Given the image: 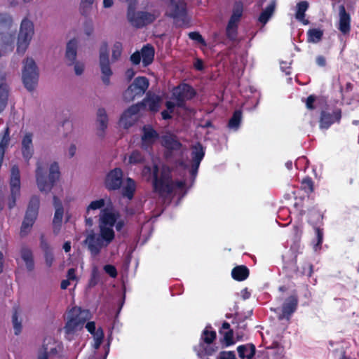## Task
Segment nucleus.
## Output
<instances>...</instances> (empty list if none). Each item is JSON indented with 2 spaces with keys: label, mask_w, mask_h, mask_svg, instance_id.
Wrapping results in <instances>:
<instances>
[{
  "label": "nucleus",
  "mask_w": 359,
  "mask_h": 359,
  "mask_svg": "<svg viewBox=\"0 0 359 359\" xmlns=\"http://www.w3.org/2000/svg\"><path fill=\"white\" fill-rule=\"evenodd\" d=\"M302 188L304 189L306 192L311 193L313 190V182L311 179L307 178L304 179L302 181Z\"/></svg>",
  "instance_id": "3c124183"
},
{
  "label": "nucleus",
  "mask_w": 359,
  "mask_h": 359,
  "mask_svg": "<svg viewBox=\"0 0 359 359\" xmlns=\"http://www.w3.org/2000/svg\"><path fill=\"white\" fill-rule=\"evenodd\" d=\"M194 95V90L187 84L180 85L175 88L172 92L173 98L178 107H183L184 101L191 99Z\"/></svg>",
  "instance_id": "4468645a"
},
{
  "label": "nucleus",
  "mask_w": 359,
  "mask_h": 359,
  "mask_svg": "<svg viewBox=\"0 0 359 359\" xmlns=\"http://www.w3.org/2000/svg\"><path fill=\"white\" fill-rule=\"evenodd\" d=\"M95 0H80L79 11V13L84 16L90 14Z\"/></svg>",
  "instance_id": "ea45409f"
},
{
  "label": "nucleus",
  "mask_w": 359,
  "mask_h": 359,
  "mask_svg": "<svg viewBox=\"0 0 359 359\" xmlns=\"http://www.w3.org/2000/svg\"><path fill=\"white\" fill-rule=\"evenodd\" d=\"M75 269L72 268V269H69L67 271V278L70 280H76V274H75Z\"/></svg>",
  "instance_id": "0e129e2a"
},
{
  "label": "nucleus",
  "mask_w": 359,
  "mask_h": 359,
  "mask_svg": "<svg viewBox=\"0 0 359 359\" xmlns=\"http://www.w3.org/2000/svg\"><path fill=\"white\" fill-rule=\"evenodd\" d=\"M41 248L44 251L45 263L48 267H50L54 262V256L50 246L43 241H41Z\"/></svg>",
  "instance_id": "58836bf2"
},
{
  "label": "nucleus",
  "mask_w": 359,
  "mask_h": 359,
  "mask_svg": "<svg viewBox=\"0 0 359 359\" xmlns=\"http://www.w3.org/2000/svg\"><path fill=\"white\" fill-rule=\"evenodd\" d=\"M39 198L32 196L29 201L28 208L20 228V236L24 237L28 234L32 227L37 216L39 208Z\"/></svg>",
  "instance_id": "1a4fd4ad"
},
{
  "label": "nucleus",
  "mask_w": 359,
  "mask_h": 359,
  "mask_svg": "<svg viewBox=\"0 0 359 359\" xmlns=\"http://www.w3.org/2000/svg\"><path fill=\"white\" fill-rule=\"evenodd\" d=\"M338 29L344 34H347L351 29V17L346 13L344 6H340L339 13Z\"/></svg>",
  "instance_id": "393cba45"
},
{
  "label": "nucleus",
  "mask_w": 359,
  "mask_h": 359,
  "mask_svg": "<svg viewBox=\"0 0 359 359\" xmlns=\"http://www.w3.org/2000/svg\"><path fill=\"white\" fill-rule=\"evenodd\" d=\"M316 62L320 67H324V66H325V64H326L325 59L322 55H319V56L317 57Z\"/></svg>",
  "instance_id": "338daca9"
},
{
  "label": "nucleus",
  "mask_w": 359,
  "mask_h": 359,
  "mask_svg": "<svg viewBox=\"0 0 359 359\" xmlns=\"http://www.w3.org/2000/svg\"><path fill=\"white\" fill-rule=\"evenodd\" d=\"M34 34L33 22L28 18H24L20 26L17 40V53L22 55L27 50Z\"/></svg>",
  "instance_id": "6e6552de"
},
{
  "label": "nucleus",
  "mask_w": 359,
  "mask_h": 359,
  "mask_svg": "<svg viewBox=\"0 0 359 359\" xmlns=\"http://www.w3.org/2000/svg\"><path fill=\"white\" fill-rule=\"evenodd\" d=\"M148 87L149 81L146 77H137L123 92V98L127 102H132L135 98L142 97Z\"/></svg>",
  "instance_id": "9d476101"
},
{
  "label": "nucleus",
  "mask_w": 359,
  "mask_h": 359,
  "mask_svg": "<svg viewBox=\"0 0 359 359\" xmlns=\"http://www.w3.org/2000/svg\"><path fill=\"white\" fill-rule=\"evenodd\" d=\"M185 3L182 0H170L167 14L173 18H182L185 15Z\"/></svg>",
  "instance_id": "6ab92c4d"
},
{
  "label": "nucleus",
  "mask_w": 359,
  "mask_h": 359,
  "mask_svg": "<svg viewBox=\"0 0 359 359\" xmlns=\"http://www.w3.org/2000/svg\"><path fill=\"white\" fill-rule=\"evenodd\" d=\"M119 212L112 206H107L100 213L98 232L90 231L83 241L92 257L97 256L103 248L109 245L115 238L114 226L119 231L125 223L119 219Z\"/></svg>",
  "instance_id": "f257e3e1"
},
{
  "label": "nucleus",
  "mask_w": 359,
  "mask_h": 359,
  "mask_svg": "<svg viewBox=\"0 0 359 359\" xmlns=\"http://www.w3.org/2000/svg\"><path fill=\"white\" fill-rule=\"evenodd\" d=\"M298 304L297 295H291L287 298L283 304L282 313L280 314L278 318L283 320L284 318L289 319L290 316L294 312Z\"/></svg>",
  "instance_id": "aec40b11"
},
{
  "label": "nucleus",
  "mask_w": 359,
  "mask_h": 359,
  "mask_svg": "<svg viewBox=\"0 0 359 359\" xmlns=\"http://www.w3.org/2000/svg\"><path fill=\"white\" fill-rule=\"evenodd\" d=\"M105 205L104 199H99L92 201L87 208L86 215H90L91 210L100 209Z\"/></svg>",
  "instance_id": "c03bdc74"
},
{
  "label": "nucleus",
  "mask_w": 359,
  "mask_h": 359,
  "mask_svg": "<svg viewBox=\"0 0 359 359\" xmlns=\"http://www.w3.org/2000/svg\"><path fill=\"white\" fill-rule=\"evenodd\" d=\"M10 141V130L8 127H6L0 141V168L2 165L5 152L9 145Z\"/></svg>",
  "instance_id": "7c9ffc66"
},
{
  "label": "nucleus",
  "mask_w": 359,
  "mask_h": 359,
  "mask_svg": "<svg viewBox=\"0 0 359 359\" xmlns=\"http://www.w3.org/2000/svg\"><path fill=\"white\" fill-rule=\"evenodd\" d=\"M76 151V147L74 144H71L68 149V155L70 158L73 157Z\"/></svg>",
  "instance_id": "69168bd1"
},
{
  "label": "nucleus",
  "mask_w": 359,
  "mask_h": 359,
  "mask_svg": "<svg viewBox=\"0 0 359 359\" xmlns=\"http://www.w3.org/2000/svg\"><path fill=\"white\" fill-rule=\"evenodd\" d=\"M39 77L38 67L32 57H27L22 62V80L25 88L33 91L37 86Z\"/></svg>",
  "instance_id": "423d86ee"
},
{
  "label": "nucleus",
  "mask_w": 359,
  "mask_h": 359,
  "mask_svg": "<svg viewBox=\"0 0 359 359\" xmlns=\"http://www.w3.org/2000/svg\"><path fill=\"white\" fill-rule=\"evenodd\" d=\"M123 173L121 168H116L108 172L105 178V187L109 190L119 189L123 184Z\"/></svg>",
  "instance_id": "2eb2a0df"
},
{
  "label": "nucleus",
  "mask_w": 359,
  "mask_h": 359,
  "mask_svg": "<svg viewBox=\"0 0 359 359\" xmlns=\"http://www.w3.org/2000/svg\"><path fill=\"white\" fill-rule=\"evenodd\" d=\"M140 111L138 104H133L126 109L120 118V125L124 128L132 126L137 119V114Z\"/></svg>",
  "instance_id": "dca6fc26"
},
{
  "label": "nucleus",
  "mask_w": 359,
  "mask_h": 359,
  "mask_svg": "<svg viewBox=\"0 0 359 359\" xmlns=\"http://www.w3.org/2000/svg\"><path fill=\"white\" fill-rule=\"evenodd\" d=\"M142 57L140 52L136 51L130 56V61L134 65H138L140 64L141 61Z\"/></svg>",
  "instance_id": "4d7b16f0"
},
{
  "label": "nucleus",
  "mask_w": 359,
  "mask_h": 359,
  "mask_svg": "<svg viewBox=\"0 0 359 359\" xmlns=\"http://www.w3.org/2000/svg\"><path fill=\"white\" fill-rule=\"evenodd\" d=\"M143 157L140 151H133L129 156V163L132 164L139 163L142 162Z\"/></svg>",
  "instance_id": "09e8293b"
},
{
  "label": "nucleus",
  "mask_w": 359,
  "mask_h": 359,
  "mask_svg": "<svg viewBox=\"0 0 359 359\" xmlns=\"http://www.w3.org/2000/svg\"><path fill=\"white\" fill-rule=\"evenodd\" d=\"M161 143L168 150L175 151L180 149L182 144L176 136L167 133L161 137Z\"/></svg>",
  "instance_id": "cd10ccee"
},
{
  "label": "nucleus",
  "mask_w": 359,
  "mask_h": 359,
  "mask_svg": "<svg viewBox=\"0 0 359 359\" xmlns=\"http://www.w3.org/2000/svg\"><path fill=\"white\" fill-rule=\"evenodd\" d=\"M86 328L91 334H93L97 330V329L95 328V323L94 322L87 323V324L86 325Z\"/></svg>",
  "instance_id": "052dcab7"
},
{
  "label": "nucleus",
  "mask_w": 359,
  "mask_h": 359,
  "mask_svg": "<svg viewBox=\"0 0 359 359\" xmlns=\"http://www.w3.org/2000/svg\"><path fill=\"white\" fill-rule=\"evenodd\" d=\"M14 35L13 19L7 13H0V37L5 41L13 39Z\"/></svg>",
  "instance_id": "ddd939ff"
},
{
  "label": "nucleus",
  "mask_w": 359,
  "mask_h": 359,
  "mask_svg": "<svg viewBox=\"0 0 359 359\" xmlns=\"http://www.w3.org/2000/svg\"><path fill=\"white\" fill-rule=\"evenodd\" d=\"M218 359H236L233 351H222L219 353Z\"/></svg>",
  "instance_id": "5fc2aeb1"
},
{
  "label": "nucleus",
  "mask_w": 359,
  "mask_h": 359,
  "mask_svg": "<svg viewBox=\"0 0 359 359\" xmlns=\"http://www.w3.org/2000/svg\"><path fill=\"white\" fill-rule=\"evenodd\" d=\"M177 170L170 168L167 165H162L160 170L156 165L153 168L145 166L142 170V175L149 180L153 178L154 191L161 196H167L173 191L182 189L186 181L177 177Z\"/></svg>",
  "instance_id": "f03ea898"
},
{
  "label": "nucleus",
  "mask_w": 359,
  "mask_h": 359,
  "mask_svg": "<svg viewBox=\"0 0 359 359\" xmlns=\"http://www.w3.org/2000/svg\"><path fill=\"white\" fill-rule=\"evenodd\" d=\"M243 5L241 3H236L233 9V13L229 21V25L238 26V24L243 15Z\"/></svg>",
  "instance_id": "c9c22d12"
},
{
  "label": "nucleus",
  "mask_w": 359,
  "mask_h": 359,
  "mask_svg": "<svg viewBox=\"0 0 359 359\" xmlns=\"http://www.w3.org/2000/svg\"><path fill=\"white\" fill-rule=\"evenodd\" d=\"M241 118H242L241 111L240 110L236 111L229 121V124H228L229 127L230 128L237 130L240 126Z\"/></svg>",
  "instance_id": "79ce46f5"
},
{
  "label": "nucleus",
  "mask_w": 359,
  "mask_h": 359,
  "mask_svg": "<svg viewBox=\"0 0 359 359\" xmlns=\"http://www.w3.org/2000/svg\"><path fill=\"white\" fill-rule=\"evenodd\" d=\"M215 351L212 348H205V352L203 351H198L197 355L198 357L202 358L205 354L206 355H211Z\"/></svg>",
  "instance_id": "680f3d73"
},
{
  "label": "nucleus",
  "mask_w": 359,
  "mask_h": 359,
  "mask_svg": "<svg viewBox=\"0 0 359 359\" xmlns=\"http://www.w3.org/2000/svg\"><path fill=\"white\" fill-rule=\"evenodd\" d=\"M99 62L102 72V80L105 85H109L112 71L109 59V47L106 41H103L99 49Z\"/></svg>",
  "instance_id": "f8f14e48"
},
{
  "label": "nucleus",
  "mask_w": 359,
  "mask_h": 359,
  "mask_svg": "<svg viewBox=\"0 0 359 359\" xmlns=\"http://www.w3.org/2000/svg\"><path fill=\"white\" fill-rule=\"evenodd\" d=\"M237 351L241 358L251 359L255 353V347L252 344L242 345L237 348Z\"/></svg>",
  "instance_id": "f704fd0d"
},
{
  "label": "nucleus",
  "mask_w": 359,
  "mask_h": 359,
  "mask_svg": "<svg viewBox=\"0 0 359 359\" xmlns=\"http://www.w3.org/2000/svg\"><path fill=\"white\" fill-rule=\"evenodd\" d=\"M53 204L55 208L53 218L54 231L57 233L63 218L64 210L61 201L56 197H53Z\"/></svg>",
  "instance_id": "a878e982"
},
{
  "label": "nucleus",
  "mask_w": 359,
  "mask_h": 359,
  "mask_svg": "<svg viewBox=\"0 0 359 359\" xmlns=\"http://www.w3.org/2000/svg\"><path fill=\"white\" fill-rule=\"evenodd\" d=\"M89 317L90 313L87 310H81L79 307L72 309L67 314V322L65 327L66 333L70 335L81 330Z\"/></svg>",
  "instance_id": "0eeeda50"
},
{
  "label": "nucleus",
  "mask_w": 359,
  "mask_h": 359,
  "mask_svg": "<svg viewBox=\"0 0 359 359\" xmlns=\"http://www.w3.org/2000/svg\"><path fill=\"white\" fill-rule=\"evenodd\" d=\"M20 255L27 271L32 272L35 269V262L32 249L25 245L22 246L20 250Z\"/></svg>",
  "instance_id": "4be33fe9"
},
{
  "label": "nucleus",
  "mask_w": 359,
  "mask_h": 359,
  "mask_svg": "<svg viewBox=\"0 0 359 359\" xmlns=\"http://www.w3.org/2000/svg\"><path fill=\"white\" fill-rule=\"evenodd\" d=\"M315 101V97L313 95H310L306 100V107L309 109H314V107L313 105V103Z\"/></svg>",
  "instance_id": "e2e57ef3"
},
{
  "label": "nucleus",
  "mask_w": 359,
  "mask_h": 359,
  "mask_svg": "<svg viewBox=\"0 0 359 359\" xmlns=\"http://www.w3.org/2000/svg\"><path fill=\"white\" fill-rule=\"evenodd\" d=\"M237 27L235 25H227L226 27V35L229 39L234 40L237 36Z\"/></svg>",
  "instance_id": "8fccbe9b"
},
{
  "label": "nucleus",
  "mask_w": 359,
  "mask_h": 359,
  "mask_svg": "<svg viewBox=\"0 0 359 359\" xmlns=\"http://www.w3.org/2000/svg\"><path fill=\"white\" fill-rule=\"evenodd\" d=\"M10 94L11 87L6 81V76L2 75L0 78V114L8 105Z\"/></svg>",
  "instance_id": "a211bd4d"
},
{
  "label": "nucleus",
  "mask_w": 359,
  "mask_h": 359,
  "mask_svg": "<svg viewBox=\"0 0 359 359\" xmlns=\"http://www.w3.org/2000/svg\"><path fill=\"white\" fill-rule=\"evenodd\" d=\"M205 155L204 149L202 145L199 143L192 146L191 147V168L184 163H180L179 165L173 168L174 170H177V177L178 176L181 177L182 180H185L186 183H187V180L184 179L187 173L189 174L191 177V181L193 182L196 177V175L198 172V169L201 161ZM187 184H185L186 185Z\"/></svg>",
  "instance_id": "20e7f679"
},
{
  "label": "nucleus",
  "mask_w": 359,
  "mask_h": 359,
  "mask_svg": "<svg viewBox=\"0 0 359 359\" xmlns=\"http://www.w3.org/2000/svg\"><path fill=\"white\" fill-rule=\"evenodd\" d=\"M142 62L144 67L150 65L154 57V49L151 46H144L140 52Z\"/></svg>",
  "instance_id": "473e14b6"
},
{
  "label": "nucleus",
  "mask_w": 359,
  "mask_h": 359,
  "mask_svg": "<svg viewBox=\"0 0 359 359\" xmlns=\"http://www.w3.org/2000/svg\"><path fill=\"white\" fill-rule=\"evenodd\" d=\"M78 42L76 39L70 40L66 46L65 62L67 66H72L76 61Z\"/></svg>",
  "instance_id": "b1692460"
},
{
  "label": "nucleus",
  "mask_w": 359,
  "mask_h": 359,
  "mask_svg": "<svg viewBox=\"0 0 359 359\" xmlns=\"http://www.w3.org/2000/svg\"><path fill=\"white\" fill-rule=\"evenodd\" d=\"M316 238H317V243L314 245L313 249L315 251H317L318 250L320 249V248H321V244L323 243V232L320 229L316 228Z\"/></svg>",
  "instance_id": "de8ad7c7"
},
{
  "label": "nucleus",
  "mask_w": 359,
  "mask_h": 359,
  "mask_svg": "<svg viewBox=\"0 0 359 359\" xmlns=\"http://www.w3.org/2000/svg\"><path fill=\"white\" fill-rule=\"evenodd\" d=\"M216 337V332L215 331H209L207 328L203 331L202 334V339L206 344H211Z\"/></svg>",
  "instance_id": "a18cd8bd"
},
{
  "label": "nucleus",
  "mask_w": 359,
  "mask_h": 359,
  "mask_svg": "<svg viewBox=\"0 0 359 359\" xmlns=\"http://www.w3.org/2000/svg\"><path fill=\"white\" fill-rule=\"evenodd\" d=\"M74 65V73L77 76L81 75L84 72L85 65L83 62L76 61Z\"/></svg>",
  "instance_id": "603ef678"
},
{
  "label": "nucleus",
  "mask_w": 359,
  "mask_h": 359,
  "mask_svg": "<svg viewBox=\"0 0 359 359\" xmlns=\"http://www.w3.org/2000/svg\"><path fill=\"white\" fill-rule=\"evenodd\" d=\"M60 177L58 163L53 162L49 168V174L47 177L45 175V168L41 162L36 163V180L39 189L41 192L48 193L51 191L55 182Z\"/></svg>",
  "instance_id": "7ed1b4c3"
},
{
  "label": "nucleus",
  "mask_w": 359,
  "mask_h": 359,
  "mask_svg": "<svg viewBox=\"0 0 359 359\" xmlns=\"http://www.w3.org/2000/svg\"><path fill=\"white\" fill-rule=\"evenodd\" d=\"M94 340H103L104 333L102 329L99 327L97 329L96 332L93 334Z\"/></svg>",
  "instance_id": "bf43d9fd"
},
{
  "label": "nucleus",
  "mask_w": 359,
  "mask_h": 359,
  "mask_svg": "<svg viewBox=\"0 0 359 359\" xmlns=\"http://www.w3.org/2000/svg\"><path fill=\"white\" fill-rule=\"evenodd\" d=\"M12 322L13 325V329L15 332V334L18 335L20 333L22 330V323L21 320H19L18 316L17 313H14L12 316Z\"/></svg>",
  "instance_id": "49530a36"
},
{
  "label": "nucleus",
  "mask_w": 359,
  "mask_h": 359,
  "mask_svg": "<svg viewBox=\"0 0 359 359\" xmlns=\"http://www.w3.org/2000/svg\"><path fill=\"white\" fill-rule=\"evenodd\" d=\"M224 340L226 341V346L231 345L234 343L233 340V331L229 330L224 334Z\"/></svg>",
  "instance_id": "6e6d98bb"
},
{
  "label": "nucleus",
  "mask_w": 359,
  "mask_h": 359,
  "mask_svg": "<svg viewBox=\"0 0 359 359\" xmlns=\"http://www.w3.org/2000/svg\"><path fill=\"white\" fill-rule=\"evenodd\" d=\"M32 139L33 133L30 132L25 133L22 139V154L26 161H29L34 154Z\"/></svg>",
  "instance_id": "412c9836"
},
{
  "label": "nucleus",
  "mask_w": 359,
  "mask_h": 359,
  "mask_svg": "<svg viewBox=\"0 0 359 359\" xmlns=\"http://www.w3.org/2000/svg\"><path fill=\"white\" fill-rule=\"evenodd\" d=\"M161 103V98L156 95H147L144 100V105L150 111L156 112L158 110Z\"/></svg>",
  "instance_id": "2f4dec72"
},
{
  "label": "nucleus",
  "mask_w": 359,
  "mask_h": 359,
  "mask_svg": "<svg viewBox=\"0 0 359 359\" xmlns=\"http://www.w3.org/2000/svg\"><path fill=\"white\" fill-rule=\"evenodd\" d=\"M136 0L128 4L127 18L129 22L137 28L143 27L152 23L159 15L158 11H135Z\"/></svg>",
  "instance_id": "39448f33"
},
{
  "label": "nucleus",
  "mask_w": 359,
  "mask_h": 359,
  "mask_svg": "<svg viewBox=\"0 0 359 359\" xmlns=\"http://www.w3.org/2000/svg\"><path fill=\"white\" fill-rule=\"evenodd\" d=\"M123 50V45L121 42H115L111 48V60L116 62L120 60Z\"/></svg>",
  "instance_id": "a19ab883"
},
{
  "label": "nucleus",
  "mask_w": 359,
  "mask_h": 359,
  "mask_svg": "<svg viewBox=\"0 0 359 359\" xmlns=\"http://www.w3.org/2000/svg\"><path fill=\"white\" fill-rule=\"evenodd\" d=\"M323 32L318 29H312L308 31V41L309 42L318 43L322 39Z\"/></svg>",
  "instance_id": "37998d69"
},
{
  "label": "nucleus",
  "mask_w": 359,
  "mask_h": 359,
  "mask_svg": "<svg viewBox=\"0 0 359 359\" xmlns=\"http://www.w3.org/2000/svg\"><path fill=\"white\" fill-rule=\"evenodd\" d=\"M158 137L157 133L151 127H144L142 136V147L147 149Z\"/></svg>",
  "instance_id": "bb28decb"
},
{
  "label": "nucleus",
  "mask_w": 359,
  "mask_h": 359,
  "mask_svg": "<svg viewBox=\"0 0 359 359\" xmlns=\"http://www.w3.org/2000/svg\"><path fill=\"white\" fill-rule=\"evenodd\" d=\"M108 116L104 108H99L97 111V135L103 139L105 135V130L108 126Z\"/></svg>",
  "instance_id": "f3484780"
},
{
  "label": "nucleus",
  "mask_w": 359,
  "mask_h": 359,
  "mask_svg": "<svg viewBox=\"0 0 359 359\" xmlns=\"http://www.w3.org/2000/svg\"><path fill=\"white\" fill-rule=\"evenodd\" d=\"M104 271L111 277H116L117 275L116 270L114 266L111 265H106L104 266Z\"/></svg>",
  "instance_id": "13d9d810"
},
{
  "label": "nucleus",
  "mask_w": 359,
  "mask_h": 359,
  "mask_svg": "<svg viewBox=\"0 0 359 359\" xmlns=\"http://www.w3.org/2000/svg\"><path fill=\"white\" fill-rule=\"evenodd\" d=\"M309 8V3L306 1H301L297 5V12L295 17L297 20L302 22L304 24H307L308 21L304 20L305 12Z\"/></svg>",
  "instance_id": "4c0bfd02"
},
{
  "label": "nucleus",
  "mask_w": 359,
  "mask_h": 359,
  "mask_svg": "<svg viewBox=\"0 0 359 359\" xmlns=\"http://www.w3.org/2000/svg\"><path fill=\"white\" fill-rule=\"evenodd\" d=\"M231 275L235 280L242 281L248 277L249 270L245 266H238L233 269Z\"/></svg>",
  "instance_id": "e433bc0d"
},
{
  "label": "nucleus",
  "mask_w": 359,
  "mask_h": 359,
  "mask_svg": "<svg viewBox=\"0 0 359 359\" xmlns=\"http://www.w3.org/2000/svg\"><path fill=\"white\" fill-rule=\"evenodd\" d=\"M276 6V0H272L270 4L261 13L259 21L264 25L273 15Z\"/></svg>",
  "instance_id": "72a5a7b5"
},
{
  "label": "nucleus",
  "mask_w": 359,
  "mask_h": 359,
  "mask_svg": "<svg viewBox=\"0 0 359 359\" xmlns=\"http://www.w3.org/2000/svg\"><path fill=\"white\" fill-rule=\"evenodd\" d=\"M122 195L128 199H132L134 193L136 190V183L130 177L126 178L125 182H123Z\"/></svg>",
  "instance_id": "c756f323"
},
{
  "label": "nucleus",
  "mask_w": 359,
  "mask_h": 359,
  "mask_svg": "<svg viewBox=\"0 0 359 359\" xmlns=\"http://www.w3.org/2000/svg\"><path fill=\"white\" fill-rule=\"evenodd\" d=\"M341 118V112L336 111L332 114L323 111L320 121V126L321 128H328L331 124L335 121H339Z\"/></svg>",
  "instance_id": "c85d7f7f"
},
{
  "label": "nucleus",
  "mask_w": 359,
  "mask_h": 359,
  "mask_svg": "<svg viewBox=\"0 0 359 359\" xmlns=\"http://www.w3.org/2000/svg\"><path fill=\"white\" fill-rule=\"evenodd\" d=\"M189 36L191 39L198 41V43L205 45V40L203 39L202 36L196 32H192L189 34Z\"/></svg>",
  "instance_id": "864d4df0"
},
{
  "label": "nucleus",
  "mask_w": 359,
  "mask_h": 359,
  "mask_svg": "<svg viewBox=\"0 0 359 359\" xmlns=\"http://www.w3.org/2000/svg\"><path fill=\"white\" fill-rule=\"evenodd\" d=\"M61 349L60 345L51 337H46L42 347L39 350V353H44L48 358L50 355L57 354Z\"/></svg>",
  "instance_id": "5701e85b"
},
{
  "label": "nucleus",
  "mask_w": 359,
  "mask_h": 359,
  "mask_svg": "<svg viewBox=\"0 0 359 359\" xmlns=\"http://www.w3.org/2000/svg\"><path fill=\"white\" fill-rule=\"evenodd\" d=\"M10 192L7 205L9 209H13L15 206L16 200L20 196V175L19 168L17 165H13L11 168Z\"/></svg>",
  "instance_id": "9b49d317"
},
{
  "label": "nucleus",
  "mask_w": 359,
  "mask_h": 359,
  "mask_svg": "<svg viewBox=\"0 0 359 359\" xmlns=\"http://www.w3.org/2000/svg\"><path fill=\"white\" fill-rule=\"evenodd\" d=\"M85 34L87 36H90L93 32V27L91 23H90L86 28H85Z\"/></svg>",
  "instance_id": "774afa93"
}]
</instances>
